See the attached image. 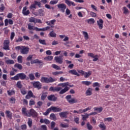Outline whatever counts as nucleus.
<instances>
[{
	"label": "nucleus",
	"instance_id": "46",
	"mask_svg": "<svg viewBox=\"0 0 130 130\" xmlns=\"http://www.w3.org/2000/svg\"><path fill=\"white\" fill-rule=\"evenodd\" d=\"M23 58V57H22V56H19L17 58V60H18V62L19 63H22V62H23V60L22 59V58Z\"/></svg>",
	"mask_w": 130,
	"mask_h": 130
},
{
	"label": "nucleus",
	"instance_id": "18",
	"mask_svg": "<svg viewBox=\"0 0 130 130\" xmlns=\"http://www.w3.org/2000/svg\"><path fill=\"white\" fill-rule=\"evenodd\" d=\"M92 91L93 89L91 88H88L85 92V94L86 95V96H91V95H92Z\"/></svg>",
	"mask_w": 130,
	"mask_h": 130
},
{
	"label": "nucleus",
	"instance_id": "7",
	"mask_svg": "<svg viewBox=\"0 0 130 130\" xmlns=\"http://www.w3.org/2000/svg\"><path fill=\"white\" fill-rule=\"evenodd\" d=\"M31 84L34 88H37L38 90H40L42 88V84L39 82V81H36L32 82Z\"/></svg>",
	"mask_w": 130,
	"mask_h": 130
},
{
	"label": "nucleus",
	"instance_id": "11",
	"mask_svg": "<svg viewBox=\"0 0 130 130\" xmlns=\"http://www.w3.org/2000/svg\"><path fill=\"white\" fill-rule=\"evenodd\" d=\"M68 114H69V111H66L65 112H61L59 113V116L61 118H67Z\"/></svg>",
	"mask_w": 130,
	"mask_h": 130
},
{
	"label": "nucleus",
	"instance_id": "56",
	"mask_svg": "<svg viewBox=\"0 0 130 130\" xmlns=\"http://www.w3.org/2000/svg\"><path fill=\"white\" fill-rule=\"evenodd\" d=\"M1 7H0V12H4L5 11V6L3 4L1 5Z\"/></svg>",
	"mask_w": 130,
	"mask_h": 130
},
{
	"label": "nucleus",
	"instance_id": "36",
	"mask_svg": "<svg viewBox=\"0 0 130 130\" xmlns=\"http://www.w3.org/2000/svg\"><path fill=\"white\" fill-rule=\"evenodd\" d=\"M69 84L70 83L69 82H66V83H61L59 85V86H61V87H62V88H64V87H67V86H69Z\"/></svg>",
	"mask_w": 130,
	"mask_h": 130
},
{
	"label": "nucleus",
	"instance_id": "40",
	"mask_svg": "<svg viewBox=\"0 0 130 130\" xmlns=\"http://www.w3.org/2000/svg\"><path fill=\"white\" fill-rule=\"evenodd\" d=\"M88 56L92 57V58H95V57H97L98 56V55H94V54L93 53H88Z\"/></svg>",
	"mask_w": 130,
	"mask_h": 130
},
{
	"label": "nucleus",
	"instance_id": "42",
	"mask_svg": "<svg viewBox=\"0 0 130 130\" xmlns=\"http://www.w3.org/2000/svg\"><path fill=\"white\" fill-rule=\"evenodd\" d=\"M99 127L102 128L103 129H106V126L104 123H102L99 125Z\"/></svg>",
	"mask_w": 130,
	"mask_h": 130
},
{
	"label": "nucleus",
	"instance_id": "60",
	"mask_svg": "<svg viewBox=\"0 0 130 130\" xmlns=\"http://www.w3.org/2000/svg\"><path fill=\"white\" fill-rule=\"evenodd\" d=\"M66 15H67V16H69V15L71 14V10H70V9H69V8H67L66 9Z\"/></svg>",
	"mask_w": 130,
	"mask_h": 130
},
{
	"label": "nucleus",
	"instance_id": "19",
	"mask_svg": "<svg viewBox=\"0 0 130 130\" xmlns=\"http://www.w3.org/2000/svg\"><path fill=\"white\" fill-rule=\"evenodd\" d=\"M65 3L67 4L69 7H71V6H73V7H75V6H76V4H75V3L72 1H70L69 0H65Z\"/></svg>",
	"mask_w": 130,
	"mask_h": 130
},
{
	"label": "nucleus",
	"instance_id": "4",
	"mask_svg": "<svg viewBox=\"0 0 130 130\" xmlns=\"http://www.w3.org/2000/svg\"><path fill=\"white\" fill-rule=\"evenodd\" d=\"M57 6L59 11L62 12V13H64L66 11V9H67V5H66V4H58Z\"/></svg>",
	"mask_w": 130,
	"mask_h": 130
},
{
	"label": "nucleus",
	"instance_id": "32",
	"mask_svg": "<svg viewBox=\"0 0 130 130\" xmlns=\"http://www.w3.org/2000/svg\"><path fill=\"white\" fill-rule=\"evenodd\" d=\"M47 97V93L45 92L42 94L41 97V100H43V101H44V100H45Z\"/></svg>",
	"mask_w": 130,
	"mask_h": 130
},
{
	"label": "nucleus",
	"instance_id": "61",
	"mask_svg": "<svg viewBox=\"0 0 130 130\" xmlns=\"http://www.w3.org/2000/svg\"><path fill=\"white\" fill-rule=\"evenodd\" d=\"M80 120V119L78 117L74 118V121L77 123V124H79L80 123V122L79 121Z\"/></svg>",
	"mask_w": 130,
	"mask_h": 130
},
{
	"label": "nucleus",
	"instance_id": "8",
	"mask_svg": "<svg viewBox=\"0 0 130 130\" xmlns=\"http://www.w3.org/2000/svg\"><path fill=\"white\" fill-rule=\"evenodd\" d=\"M63 55L56 56V57H55L54 59H55L56 62H57V63H59V64H61V63H62V62H63Z\"/></svg>",
	"mask_w": 130,
	"mask_h": 130
},
{
	"label": "nucleus",
	"instance_id": "5",
	"mask_svg": "<svg viewBox=\"0 0 130 130\" xmlns=\"http://www.w3.org/2000/svg\"><path fill=\"white\" fill-rule=\"evenodd\" d=\"M28 116L29 117L32 116V117H37V116H38V113H37V112H36V111H35L34 109H31L28 112Z\"/></svg>",
	"mask_w": 130,
	"mask_h": 130
},
{
	"label": "nucleus",
	"instance_id": "14",
	"mask_svg": "<svg viewBox=\"0 0 130 130\" xmlns=\"http://www.w3.org/2000/svg\"><path fill=\"white\" fill-rule=\"evenodd\" d=\"M22 14L24 16H28L30 14V11L27 10V7H24L22 10Z\"/></svg>",
	"mask_w": 130,
	"mask_h": 130
},
{
	"label": "nucleus",
	"instance_id": "51",
	"mask_svg": "<svg viewBox=\"0 0 130 130\" xmlns=\"http://www.w3.org/2000/svg\"><path fill=\"white\" fill-rule=\"evenodd\" d=\"M123 10H124L123 14H125V15H126L127 13H129L128 12V9H127L126 7H123Z\"/></svg>",
	"mask_w": 130,
	"mask_h": 130
},
{
	"label": "nucleus",
	"instance_id": "59",
	"mask_svg": "<svg viewBox=\"0 0 130 130\" xmlns=\"http://www.w3.org/2000/svg\"><path fill=\"white\" fill-rule=\"evenodd\" d=\"M36 23H40V24H42V21H41V20L39 19L36 18L35 24H36Z\"/></svg>",
	"mask_w": 130,
	"mask_h": 130
},
{
	"label": "nucleus",
	"instance_id": "38",
	"mask_svg": "<svg viewBox=\"0 0 130 130\" xmlns=\"http://www.w3.org/2000/svg\"><path fill=\"white\" fill-rule=\"evenodd\" d=\"M52 66L53 69H55V70H57V71H60V70H61L59 66H58L55 64H52Z\"/></svg>",
	"mask_w": 130,
	"mask_h": 130
},
{
	"label": "nucleus",
	"instance_id": "52",
	"mask_svg": "<svg viewBox=\"0 0 130 130\" xmlns=\"http://www.w3.org/2000/svg\"><path fill=\"white\" fill-rule=\"evenodd\" d=\"M36 18L34 17H30L29 19V22L30 23H35Z\"/></svg>",
	"mask_w": 130,
	"mask_h": 130
},
{
	"label": "nucleus",
	"instance_id": "16",
	"mask_svg": "<svg viewBox=\"0 0 130 130\" xmlns=\"http://www.w3.org/2000/svg\"><path fill=\"white\" fill-rule=\"evenodd\" d=\"M48 29H50V27L47 26L46 27L43 28H39L37 27H35V30L36 31H47Z\"/></svg>",
	"mask_w": 130,
	"mask_h": 130
},
{
	"label": "nucleus",
	"instance_id": "63",
	"mask_svg": "<svg viewBox=\"0 0 130 130\" xmlns=\"http://www.w3.org/2000/svg\"><path fill=\"white\" fill-rule=\"evenodd\" d=\"M33 55H29L26 58L27 60H32Z\"/></svg>",
	"mask_w": 130,
	"mask_h": 130
},
{
	"label": "nucleus",
	"instance_id": "43",
	"mask_svg": "<svg viewBox=\"0 0 130 130\" xmlns=\"http://www.w3.org/2000/svg\"><path fill=\"white\" fill-rule=\"evenodd\" d=\"M16 86L17 88H19V89H22V85L21 81H19L18 82H17Z\"/></svg>",
	"mask_w": 130,
	"mask_h": 130
},
{
	"label": "nucleus",
	"instance_id": "26",
	"mask_svg": "<svg viewBox=\"0 0 130 130\" xmlns=\"http://www.w3.org/2000/svg\"><path fill=\"white\" fill-rule=\"evenodd\" d=\"M69 103H70V104L72 103H78V100L76 99V98H73L70 101H69Z\"/></svg>",
	"mask_w": 130,
	"mask_h": 130
},
{
	"label": "nucleus",
	"instance_id": "12",
	"mask_svg": "<svg viewBox=\"0 0 130 130\" xmlns=\"http://www.w3.org/2000/svg\"><path fill=\"white\" fill-rule=\"evenodd\" d=\"M61 90V87H52L51 86L49 88V91H51L52 92H59Z\"/></svg>",
	"mask_w": 130,
	"mask_h": 130
},
{
	"label": "nucleus",
	"instance_id": "28",
	"mask_svg": "<svg viewBox=\"0 0 130 130\" xmlns=\"http://www.w3.org/2000/svg\"><path fill=\"white\" fill-rule=\"evenodd\" d=\"M38 12H39V14L40 17H43V16H44V15H45L44 10L39 9Z\"/></svg>",
	"mask_w": 130,
	"mask_h": 130
},
{
	"label": "nucleus",
	"instance_id": "1",
	"mask_svg": "<svg viewBox=\"0 0 130 130\" xmlns=\"http://www.w3.org/2000/svg\"><path fill=\"white\" fill-rule=\"evenodd\" d=\"M26 78H27V75H26V74H25L24 73H21L17 74L14 77H12L11 80L18 81V80H19V79H20V80H25Z\"/></svg>",
	"mask_w": 130,
	"mask_h": 130
},
{
	"label": "nucleus",
	"instance_id": "39",
	"mask_svg": "<svg viewBox=\"0 0 130 130\" xmlns=\"http://www.w3.org/2000/svg\"><path fill=\"white\" fill-rule=\"evenodd\" d=\"M50 117L51 118V119H53V120H56V116H55V114L54 113H52L50 115Z\"/></svg>",
	"mask_w": 130,
	"mask_h": 130
},
{
	"label": "nucleus",
	"instance_id": "48",
	"mask_svg": "<svg viewBox=\"0 0 130 130\" xmlns=\"http://www.w3.org/2000/svg\"><path fill=\"white\" fill-rule=\"evenodd\" d=\"M51 111V109L50 108H49L47 110L46 112L44 113L43 114L44 115H48L49 114V113Z\"/></svg>",
	"mask_w": 130,
	"mask_h": 130
},
{
	"label": "nucleus",
	"instance_id": "62",
	"mask_svg": "<svg viewBox=\"0 0 130 130\" xmlns=\"http://www.w3.org/2000/svg\"><path fill=\"white\" fill-rule=\"evenodd\" d=\"M93 87H100V84L98 82L93 83Z\"/></svg>",
	"mask_w": 130,
	"mask_h": 130
},
{
	"label": "nucleus",
	"instance_id": "31",
	"mask_svg": "<svg viewBox=\"0 0 130 130\" xmlns=\"http://www.w3.org/2000/svg\"><path fill=\"white\" fill-rule=\"evenodd\" d=\"M6 62L7 64H14V63H15V61H14V60H6Z\"/></svg>",
	"mask_w": 130,
	"mask_h": 130
},
{
	"label": "nucleus",
	"instance_id": "10",
	"mask_svg": "<svg viewBox=\"0 0 130 130\" xmlns=\"http://www.w3.org/2000/svg\"><path fill=\"white\" fill-rule=\"evenodd\" d=\"M50 109H51V111L52 110L53 112H61V111H62V109L58 107L52 106Z\"/></svg>",
	"mask_w": 130,
	"mask_h": 130
},
{
	"label": "nucleus",
	"instance_id": "24",
	"mask_svg": "<svg viewBox=\"0 0 130 130\" xmlns=\"http://www.w3.org/2000/svg\"><path fill=\"white\" fill-rule=\"evenodd\" d=\"M91 75H92V72L91 71H88V72H84V77L87 78H88L90 77V76H91Z\"/></svg>",
	"mask_w": 130,
	"mask_h": 130
},
{
	"label": "nucleus",
	"instance_id": "37",
	"mask_svg": "<svg viewBox=\"0 0 130 130\" xmlns=\"http://www.w3.org/2000/svg\"><path fill=\"white\" fill-rule=\"evenodd\" d=\"M61 74H63V72L59 71V72H54L52 73V75H53V76H57V75H60Z\"/></svg>",
	"mask_w": 130,
	"mask_h": 130
},
{
	"label": "nucleus",
	"instance_id": "50",
	"mask_svg": "<svg viewBox=\"0 0 130 130\" xmlns=\"http://www.w3.org/2000/svg\"><path fill=\"white\" fill-rule=\"evenodd\" d=\"M60 126L61 127H63V128H67V127H69V124H67V123H65V124H62V123H61L60 124Z\"/></svg>",
	"mask_w": 130,
	"mask_h": 130
},
{
	"label": "nucleus",
	"instance_id": "17",
	"mask_svg": "<svg viewBox=\"0 0 130 130\" xmlns=\"http://www.w3.org/2000/svg\"><path fill=\"white\" fill-rule=\"evenodd\" d=\"M69 73L71 74V75H74V76H77L78 77H80V74L78 73V72H77V71L75 69L69 71Z\"/></svg>",
	"mask_w": 130,
	"mask_h": 130
},
{
	"label": "nucleus",
	"instance_id": "2",
	"mask_svg": "<svg viewBox=\"0 0 130 130\" xmlns=\"http://www.w3.org/2000/svg\"><path fill=\"white\" fill-rule=\"evenodd\" d=\"M56 79L52 78V77H49V78L45 77H42L41 79V82L42 83H46V84H48V83H53V82H55Z\"/></svg>",
	"mask_w": 130,
	"mask_h": 130
},
{
	"label": "nucleus",
	"instance_id": "54",
	"mask_svg": "<svg viewBox=\"0 0 130 130\" xmlns=\"http://www.w3.org/2000/svg\"><path fill=\"white\" fill-rule=\"evenodd\" d=\"M27 123L29 127H31L32 126V119L29 118Z\"/></svg>",
	"mask_w": 130,
	"mask_h": 130
},
{
	"label": "nucleus",
	"instance_id": "23",
	"mask_svg": "<svg viewBox=\"0 0 130 130\" xmlns=\"http://www.w3.org/2000/svg\"><path fill=\"white\" fill-rule=\"evenodd\" d=\"M22 114H23L24 115H25V116H28L29 112L27 113V109H26V108H23L22 109Z\"/></svg>",
	"mask_w": 130,
	"mask_h": 130
},
{
	"label": "nucleus",
	"instance_id": "44",
	"mask_svg": "<svg viewBox=\"0 0 130 130\" xmlns=\"http://www.w3.org/2000/svg\"><path fill=\"white\" fill-rule=\"evenodd\" d=\"M39 42L41 44H43V45H46V42L45 41V40L40 39Z\"/></svg>",
	"mask_w": 130,
	"mask_h": 130
},
{
	"label": "nucleus",
	"instance_id": "47",
	"mask_svg": "<svg viewBox=\"0 0 130 130\" xmlns=\"http://www.w3.org/2000/svg\"><path fill=\"white\" fill-rule=\"evenodd\" d=\"M49 35L51 37H56V34L53 32V31H51L49 34Z\"/></svg>",
	"mask_w": 130,
	"mask_h": 130
},
{
	"label": "nucleus",
	"instance_id": "30",
	"mask_svg": "<svg viewBox=\"0 0 130 130\" xmlns=\"http://www.w3.org/2000/svg\"><path fill=\"white\" fill-rule=\"evenodd\" d=\"M94 111H98V112H102L103 110V108L100 107V108H98V107H94Z\"/></svg>",
	"mask_w": 130,
	"mask_h": 130
},
{
	"label": "nucleus",
	"instance_id": "6",
	"mask_svg": "<svg viewBox=\"0 0 130 130\" xmlns=\"http://www.w3.org/2000/svg\"><path fill=\"white\" fill-rule=\"evenodd\" d=\"M3 44V49H5V50H10V46H9L10 45V40H5Z\"/></svg>",
	"mask_w": 130,
	"mask_h": 130
},
{
	"label": "nucleus",
	"instance_id": "15",
	"mask_svg": "<svg viewBox=\"0 0 130 130\" xmlns=\"http://www.w3.org/2000/svg\"><path fill=\"white\" fill-rule=\"evenodd\" d=\"M103 20L100 19L99 21H97V24L99 26V29H102L103 28Z\"/></svg>",
	"mask_w": 130,
	"mask_h": 130
},
{
	"label": "nucleus",
	"instance_id": "35",
	"mask_svg": "<svg viewBox=\"0 0 130 130\" xmlns=\"http://www.w3.org/2000/svg\"><path fill=\"white\" fill-rule=\"evenodd\" d=\"M6 114H7V117L10 118V119H12V113L10 111H6Z\"/></svg>",
	"mask_w": 130,
	"mask_h": 130
},
{
	"label": "nucleus",
	"instance_id": "34",
	"mask_svg": "<svg viewBox=\"0 0 130 130\" xmlns=\"http://www.w3.org/2000/svg\"><path fill=\"white\" fill-rule=\"evenodd\" d=\"M44 59L45 60H47V61L52 60V59H53V56H48L47 57H45L44 58Z\"/></svg>",
	"mask_w": 130,
	"mask_h": 130
},
{
	"label": "nucleus",
	"instance_id": "57",
	"mask_svg": "<svg viewBox=\"0 0 130 130\" xmlns=\"http://www.w3.org/2000/svg\"><path fill=\"white\" fill-rule=\"evenodd\" d=\"M90 15L93 18H96L97 17V15L95 13H94L93 12H91L90 13Z\"/></svg>",
	"mask_w": 130,
	"mask_h": 130
},
{
	"label": "nucleus",
	"instance_id": "9",
	"mask_svg": "<svg viewBox=\"0 0 130 130\" xmlns=\"http://www.w3.org/2000/svg\"><path fill=\"white\" fill-rule=\"evenodd\" d=\"M20 52L22 54H28L29 53V48L28 47H22V48L20 49Z\"/></svg>",
	"mask_w": 130,
	"mask_h": 130
},
{
	"label": "nucleus",
	"instance_id": "22",
	"mask_svg": "<svg viewBox=\"0 0 130 130\" xmlns=\"http://www.w3.org/2000/svg\"><path fill=\"white\" fill-rule=\"evenodd\" d=\"M81 116L82 117V120L83 121H86L87 120V118H89V116H90L89 114H85V115H81Z\"/></svg>",
	"mask_w": 130,
	"mask_h": 130
},
{
	"label": "nucleus",
	"instance_id": "41",
	"mask_svg": "<svg viewBox=\"0 0 130 130\" xmlns=\"http://www.w3.org/2000/svg\"><path fill=\"white\" fill-rule=\"evenodd\" d=\"M86 126H87V129L88 130H92V129H93V126L92 125H91V124L89 122L87 123Z\"/></svg>",
	"mask_w": 130,
	"mask_h": 130
},
{
	"label": "nucleus",
	"instance_id": "64",
	"mask_svg": "<svg viewBox=\"0 0 130 130\" xmlns=\"http://www.w3.org/2000/svg\"><path fill=\"white\" fill-rule=\"evenodd\" d=\"M28 95L30 96V97H33V92H32V91L29 90L28 92Z\"/></svg>",
	"mask_w": 130,
	"mask_h": 130
},
{
	"label": "nucleus",
	"instance_id": "13",
	"mask_svg": "<svg viewBox=\"0 0 130 130\" xmlns=\"http://www.w3.org/2000/svg\"><path fill=\"white\" fill-rule=\"evenodd\" d=\"M48 100L49 101H54L55 102L57 100V97H56L54 94H51L47 97Z\"/></svg>",
	"mask_w": 130,
	"mask_h": 130
},
{
	"label": "nucleus",
	"instance_id": "3",
	"mask_svg": "<svg viewBox=\"0 0 130 130\" xmlns=\"http://www.w3.org/2000/svg\"><path fill=\"white\" fill-rule=\"evenodd\" d=\"M36 6L39 8H41V3L36 1H34V4H31L29 7V10H33V9H36Z\"/></svg>",
	"mask_w": 130,
	"mask_h": 130
},
{
	"label": "nucleus",
	"instance_id": "20",
	"mask_svg": "<svg viewBox=\"0 0 130 130\" xmlns=\"http://www.w3.org/2000/svg\"><path fill=\"white\" fill-rule=\"evenodd\" d=\"M68 90H70V87L66 86L64 87V88L61 90V91L59 92V94H60L61 95L62 94H64L66 92H68Z\"/></svg>",
	"mask_w": 130,
	"mask_h": 130
},
{
	"label": "nucleus",
	"instance_id": "21",
	"mask_svg": "<svg viewBox=\"0 0 130 130\" xmlns=\"http://www.w3.org/2000/svg\"><path fill=\"white\" fill-rule=\"evenodd\" d=\"M86 22L89 24L90 25H93L95 23V20L93 18H90L86 20Z\"/></svg>",
	"mask_w": 130,
	"mask_h": 130
},
{
	"label": "nucleus",
	"instance_id": "25",
	"mask_svg": "<svg viewBox=\"0 0 130 130\" xmlns=\"http://www.w3.org/2000/svg\"><path fill=\"white\" fill-rule=\"evenodd\" d=\"M83 35L84 36V38L85 40H88L89 39V35H88V32L87 31H82Z\"/></svg>",
	"mask_w": 130,
	"mask_h": 130
},
{
	"label": "nucleus",
	"instance_id": "45",
	"mask_svg": "<svg viewBox=\"0 0 130 130\" xmlns=\"http://www.w3.org/2000/svg\"><path fill=\"white\" fill-rule=\"evenodd\" d=\"M82 83L86 86H89V85H91L92 84V82L90 81H82Z\"/></svg>",
	"mask_w": 130,
	"mask_h": 130
},
{
	"label": "nucleus",
	"instance_id": "29",
	"mask_svg": "<svg viewBox=\"0 0 130 130\" xmlns=\"http://www.w3.org/2000/svg\"><path fill=\"white\" fill-rule=\"evenodd\" d=\"M31 64H33V63H42V61L39 60V59H35L34 61H31Z\"/></svg>",
	"mask_w": 130,
	"mask_h": 130
},
{
	"label": "nucleus",
	"instance_id": "33",
	"mask_svg": "<svg viewBox=\"0 0 130 130\" xmlns=\"http://www.w3.org/2000/svg\"><path fill=\"white\" fill-rule=\"evenodd\" d=\"M28 77L30 81H34V80H35V76H34V74H33L32 73L29 74L28 75Z\"/></svg>",
	"mask_w": 130,
	"mask_h": 130
},
{
	"label": "nucleus",
	"instance_id": "27",
	"mask_svg": "<svg viewBox=\"0 0 130 130\" xmlns=\"http://www.w3.org/2000/svg\"><path fill=\"white\" fill-rule=\"evenodd\" d=\"M14 68H17L18 69V70H22L23 69V66L21 64L19 63H15L14 65Z\"/></svg>",
	"mask_w": 130,
	"mask_h": 130
},
{
	"label": "nucleus",
	"instance_id": "53",
	"mask_svg": "<svg viewBox=\"0 0 130 130\" xmlns=\"http://www.w3.org/2000/svg\"><path fill=\"white\" fill-rule=\"evenodd\" d=\"M34 26H31V24H28V30H35V27L34 28Z\"/></svg>",
	"mask_w": 130,
	"mask_h": 130
},
{
	"label": "nucleus",
	"instance_id": "55",
	"mask_svg": "<svg viewBox=\"0 0 130 130\" xmlns=\"http://www.w3.org/2000/svg\"><path fill=\"white\" fill-rule=\"evenodd\" d=\"M55 126V122L52 121L51 123V129H53L54 128V127Z\"/></svg>",
	"mask_w": 130,
	"mask_h": 130
},
{
	"label": "nucleus",
	"instance_id": "58",
	"mask_svg": "<svg viewBox=\"0 0 130 130\" xmlns=\"http://www.w3.org/2000/svg\"><path fill=\"white\" fill-rule=\"evenodd\" d=\"M14 37H15V32H12L11 34V36H10V39L12 41H13V39H14Z\"/></svg>",
	"mask_w": 130,
	"mask_h": 130
},
{
	"label": "nucleus",
	"instance_id": "49",
	"mask_svg": "<svg viewBox=\"0 0 130 130\" xmlns=\"http://www.w3.org/2000/svg\"><path fill=\"white\" fill-rule=\"evenodd\" d=\"M7 92L9 96H12V95H14L15 94V91L14 90H8Z\"/></svg>",
	"mask_w": 130,
	"mask_h": 130
}]
</instances>
